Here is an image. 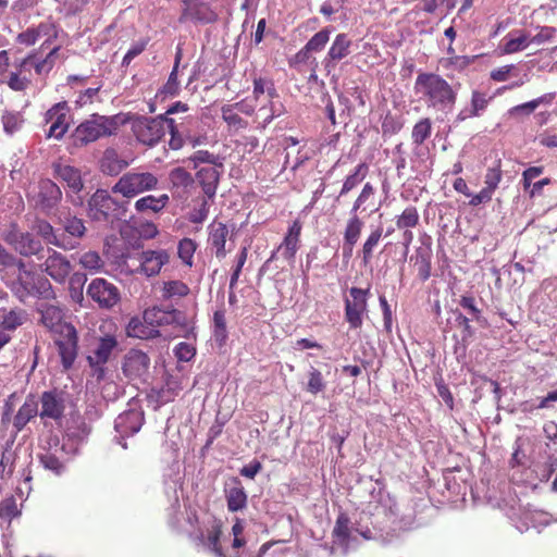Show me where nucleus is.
Instances as JSON below:
<instances>
[{"label": "nucleus", "mask_w": 557, "mask_h": 557, "mask_svg": "<svg viewBox=\"0 0 557 557\" xmlns=\"http://www.w3.org/2000/svg\"><path fill=\"white\" fill-rule=\"evenodd\" d=\"M87 296L101 309L113 308L121 299L119 288L104 278H94L86 290Z\"/></svg>", "instance_id": "0eeeda50"}, {"label": "nucleus", "mask_w": 557, "mask_h": 557, "mask_svg": "<svg viewBox=\"0 0 557 557\" xmlns=\"http://www.w3.org/2000/svg\"><path fill=\"white\" fill-rule=\"evenodd\" d=\"M117 116L92 114L83 121L72 133L71 140L75 147H83L97 139L112 135L119 127Z\"/></svg>", "instance_id": "f03ea898"}, {"label": "nucleus", "mask_w": 557, "mask_h": 557, "mask_svg": "<svg viewBox=\"0 0 557 557\" xmlns=\"http://www.w3.org/2000/svg\"><path fill=\"white\" fill-rule=\"evenodd\" d=\"M189 294V287L182 281H169L163 285V296L171 297H185Z\"/></svg>", "instance_id": "6e6d98bb"}, {"label": "nucleus", "mask_w": 557, "mask_h": 557, "mask_svg": "<svg viewBox=\"0 0 557 557\" xmlns=\"http://www.w3.org/2000/svg\"><path fill=\"white\" fill-rule=\"evenodd\" d=\"M3 128L7 134L15 133L23 123V117L18 112H5L2 115Z\"/></svg>", "instance_id": "680f3d73"}, {"label": "nucleus", "mask_w": 557, "mask_h": 557, "mask_svg": "<svg viewBox=\"0 0 557 557\" xmlns=\"http://www.w3.org/2000/svg\"><path fill=\"white\" fill-rule=\"evenodd\" d=\"M183 9L178 17L180 23L191 21L200 24H211L218 20V14L209 4L200 0H182Z\"/></svg>", "instance_id": "f8f14e48"}, {"label": "nucleus", "mask_w": 557, "mask_h": 557, "mask_svg": "<svg viewBox=\"0 0 557 557\" xmlns=\"http://www.w3.org/2000/svg\"><path fill=\"white\" fill-rule=\"evenodd\" d=\"M70 108L65 101L52 106L45 115L46 123L50 124L47 137L61 139L69 129Z\"/></svg>", "instance_id": "ddd939ff"}, {"label": "nucleus", "mask_w": 557, "mask_h": 557, "mask_svg": "<svg viewBox=\"0 0 557 557\" xmlns=\"http://www.w3.org/2000/svg\"><path fill=\"white\" fill-rule=\"evenodd\" d=\"M222 534L221 523L214 521L212 525L207 530V534L203 540V544L212 552L216 557H243L239 554H225L221 544L220 536Z\"/></svg>", "instance_id": "7c9ffc66"}, {"label": "nucleus", "mask_w": 557, "mask_h": 557, "mask_svg": "<svg viewBox=\"0 0 557 557\" xmlns=\"http://www.w3.org/2000/svg\"><path fill=\"white\" fill-rule=\"evenodd\" d=\"M170 255L164 249L144 250L139 255V268L136 273L147 277L156 276L160 273L163 265L169 263Z\"/></svg>", "instance_id": "a211bd4d"}, {"label": "nucleus", "mask_w": 557, "mask_h": 557, "mask_svg": "<svg viewBox=\"0 0 557 557\" xmlns=\"http://www.w3.org/2000/svg\"><path fill=\"white\" fill-rule=\"evenodd\" d=\"M144 320L153 329L165 325H184L185 315L176 309H161L158 307L149 308L144 311Z\"/></svg>", "instance_id": "f3484780"}, {"label": "nucleus", "mask_w": 557, "mask_h": 557, "mask_svg": "<svg viewBox=\"0 0 557 557\" xmlns=\"http://www.w3.org/2000/svg\"><path fill=\"white\" fill-rule=\"evenodd\" d=\"M15 454L11 449H4L0 458V479L7 481L14 471Z\"/></svg>", "instance_id": "864d4df0"}, {"label": "nucleus", "mask_w": 557, "mask_h": 557, "mask_svg": "<svg viewBox=\"0 0 557 557\" xmlns=\"http://www.w3.org/2000/svg\"><path fill=\"white\" fill-rule=\"evenodd\" d=\"M197 244L191 238H183L178 243L177 253L181 260L188 267L193 265V258Z\"/></svg>", "instance_id": "603ef678"}, {"label": "nucleus", "mask_w": 557, "mask_h": 557, "mask_svg": "<svg viewBox=\"0 0 557 557\" xmlns=\"http://www.w3.org/2000/svg\"><path fill=\"white\" fill-rule=\"evenodd\" d=\"M222 173L223 163L221 165L202 166L196 172V181L209 200H213L215 197Z\"/></svg>", "instance_id": "aec40b11"}, {"label": "nucleus", "mask_w": 557, "mask_h": 557, "mask_svg": "<svg viewBox=\"0 0 557 557\" xmlns=\"http://www.w3.org/2000/svg\"><path fill=\"white\" fill-rule=\"evenodd\" d=\"M158 177L151 172L128 171L112 187V193L134 198L145 191L157 189Z\"/></svg>", "instance_id": "20e7f679"}, {"label": "nucleus", "mask_w": 557, "mask_h": 557, "mask_svg": "<svg viewBox=\"0 0 557 557\" xmlns=\"http://www.w3.org/2000/svg\"><path fill=\"white\" fill-rule=\"evenodd\" d=\"M119 202L104 189H97L88 200V216L97 222L108 221Z\"/></svg>", "instance_id": "9d476101"}, {"label": "nucleus", "mask_w": 557, "mask_h": 557, "mask_svg": "<svg viewBox=\"0 0 557 557\" xmlns=\"http://www.w3.org/2000/svg\"><path fill=\"white\" fill-rule=\"evenodd\" d=\"M169 120L164 115H134L131 117L132 131L139 143L153 147L164 137Z\"/></svg>", "instance_id": "7ed1b4c3"}, {"label": "nucleus", "mask_w": 557, "mask_h": 557, "mask_svg": "<svg viewBox=\"0 0 557 557\" xmlns=\"http://www.w3.org/2000/svg\"><path fill=\"white\" fill-rule=\"evenodd\" d=\"M208 228V243L210 247L214 249V253L218 259H224L227 253V250L225 249L226 238L228 235L227 226L222 222L214 221Z\"/></svg>", "instance_id": "bb28decb"}, {"label": "nucleus", "mask_w": 557, "mask_h": 557, "mask_svg": "<svg viewBox=\"0 0 557 557\" xmlns=\"http://www.w3.org/2000/svg\"><path fill=\"white\" fill-rule=\"evenodd\" d=\"M222 119L234 131L245 129L248 126V122L244 120L233 108L224 104L221 108Z\"/></svg>", "instance_id": "49530a36"}, {"label": "nucleus", "mask_w": 557, "mask_h": 557, "mask_svg": "<svg viewBox=\"0 0 557 557\" xmlns=\"http://www.w3.org/2000/svg\"><path fill=\"white\" fill-rule=\"evenodd\" d=\"M414 91L420 95V99L429 109L443 113L453 111L458 95V89L455 86L435 73L418 74Z\"/></svg>", "instance_id": "f257e3e1"}, {"label": "nucleus", "mask_w": 557, "mask_h": 557, "mask_svg": "<svg viewBox=\"0 0 557 557\" xmlns=\"http://www.w3.org/2000/svg\"><path fill=\"white\" fill-rule=\"evenodd\" d=\"M103 173L108 175H117L121 171L128 166V162L121 159L115 150L108 149L104 151L100 161Z\"/></svg>", "instance_id": "c9c22d12"}, {"label": "nucleus", "mask_w": 557, "mask_h": 557, "mask_svg": "<svg viewBox=\"0 0 557 557\" xmlns=\"http://www.w3.org/2000/svg\"><path fill=\"white\" fill-rule=\"evenodd\" d=\"M419 223V213L417 208L407 207L396 220L398 228L414 227Z\"/></svg>", "instance_id": "5fc2aeb1"}, {"label": "nucleus", "mask_w": 557, "mask_h": 557, "mask_svg": "<svg viewBox=\"0 0 557 557\" xmlns=\"http://www.w3.org/2000/svg\"><path fill=\"white\" fill-rule=\"evenodd\" d=\"M62 228L67 234V238L78 242L86 234V226L82 219L77 216H65L62 221Z\"/></svg>", "instance_id": "58836bf2"}, {"label": "nucleus", "mask_w": 557, "mask_h": 557, "mask_svg": "<svg viewBox=\"0 0 557 557\" xmlns=\"http://www.w3.org/2000/svg\"><path fill=\"white\" fill-rule=\"evenodd\" d=\"M166 129H169L170 134H171V139L169 141V145L171 147V149L173 150H178L181 149L184 145H186L185 143V136H183L178 128H177V125L175 123V120L174 119H170L169 120V124L166 126Z\"/></svg>", "instance_id": "0e129e2a"}, {"label": "nucleus", "mask_w": 557, "mask_h": 557, "mask_svg": "<svg viewBox=\"0 0 557 557\" xmlns=\"http://www.w3.org/2000/svg\"><path fill=\"white\" fill-rule=\"evenodd\" d=\"M40 404L41 419L61 420L65 410V393L57 388L45 391L40 396Z\"/></svg>", "instance_id": "dca6fc26"}, {"label": "nucleus", "mask_w": 557, "mask_h": 557, "mask_svg": "<svg viewBox=\"0 0 557 557\" xmlns=\"http://www.w3.org/2000/svg\"><path fill=\"white\" fill-rule=\"evenodd\" d=\"M62 199L60 187L51 180H41L38 183L37 190L33 195L35 207L44 213H50L57 208Z\"/></svg>", "instance_id": "9b49d317"}, {"label": "nucleus", "mask_w": 557, "mask_h": 557, "mask_svg": "<svg viewBox=\"0 0 557 557\" xmlns=\"http://www.w3.org/2000/svg\"><path fill=\"white\" fill-rule=\"evenodd\" d=\"M168 202L169 196L166 194H163L159 197L148 195L135 202V209L138 212H146L148 210L152 212H159L168 205Z\"/></svg>", "instance_id": "4c0bfd02"}, {"label": "nucleus", "mask_w": 557, "mask_h": 557, "mask_svg": "<svg viewBox=\"0 0 557 557\" xmlns=\"http://www.w3.org/2000/svg\"><path fill=\"white\" fill-rule=\"evenodd\" d=\"M491 100L492 97L487 96L486 92L478 89L472 90L470 103L459 111L456 115L455 122L461 123L468 119L481 116L485 112Z\"/></svg>", "instance_id": "b1692460"}, {"label": "nucleus", "mask_w": 557, "mask_h": 557, "mask_svg": "<svg viewBox=\"0 0 557 557\" xmlns=\"http://www.w3.org/2000/svg\"><path fill=\"white\" fill-rule=\"evenodd\" d=\"M247 255H248L247 247H243L236 257V265L233 270V273H232L231 280H230V289H234L236 287L239 275L242 273V269L247 260Z\"/></svg>", "instance_id": "69168bd1"}, {"label": "nucleus", "mask_w": 557, "mask_h": 557, "mask_svg": "<svg viewBox=\"0 0 557 557\" xmlns=\"http://www.w3.org/2000/svg\"><path fill=\"white\" fill-rule=\"evenodd\" d=\"M312 52L307 50V47L304 46L294 57V61L297 64L300 63H310L311 64V78H317L315 70L318 67V62L314 58L311 57Z\"/></svg>", "instance_id": "338daca9"}, {"label": "nucleus", "mask_w": 557, "mask_h": 557, "mask_svg": "<svg viewBox=\"0 0 557 557\" xmlns=\"http://www.w3.org/2000/svg\"><path fill=\"white\" fill-rule=\"evenodd\" d=\"M432 133V122L429 117L421 119L412 128V140L416 145H422Z\"/></svg>", "instance_id": "de8ad7c7"}, {"label": "nucleus", "mask_w": 557, "mask_h": 557, "mask_svg": "<svg viewBox=\"0 0 557 557\" xmlns=\"http://www.w3.org/2000/svg\"><path fill=\"white\" fill-rule=\"evenodd\" d=\"M224 495L228 511L237 512L247 507L248 496L238 478L232 476L225 482Z\"/></svg>", "instance_id": "412c9836"}, {"label": "nucleus", "mask_w": 557, "mask_h": 557, "mask_svg": "<svg viewBox=\"0 0 557 557\" xmlns=\"http://www.w3.org/2000/svg\"><path fill=\"white\" fill-rule=\"evenodd\" d=\"M52 443L55 446L54 453L49 450L45 454H41L39 456V461L45 469L52 471L57 475H60L64 471V465L60 460V458L57 456V453L59 450L66 451V446H65V444H63L61 447H58L59 438L57 436H54L50 440V443H49L50 448L52 447Z\"/></svg>", "instance_id": "c85d7f7f"}, {"label": "nucleus", "mask_w": 557, "mask_h": 557, "mask_svg": "<svg viewBox=\"0 0 557 557\" xmlns=\"http://www.w3.org/2000/svg\"><path fill=\"white\" fill-rule=\"evenodd\" d=\"M30 67H34L35 72L38 75L47 74L52 70L49 61L44 60V59L38 60L36 58V53H32L21 61L20 73H22L24 71H28Z\"/></svg>", "instance_id": "37998d69"}, {"label": "nucleus", "mask_w": 557, "mask_h": 557, "mask_svg": "<svg viewBox=\"0 0 557 557\" xmlns=\"http://www.w3.org/2000/svg\"><path fill=\"white\" fill-rule=\"evenodd\" d=\"M13 249L24 257L35 256L38 260L44 259L45 248L42 244L27 232H23Z\"/></svg>", "instance_id": "cd10ccee"}, {"label": "nucleus", "mask_w": 557, "mask_h": 557, "mask_svg": "<svg viewBox=\"0 0 557 557\" xmlns=\"http://www.w3.org/2000/svg\"><path fill=\"white\" fill-rule=\"evenodd\" d=\"M41 37H46L42 46L50 44L52 39L57 37V30L53 23L44 22L36 27L27 28L25 32L18 34L17 41L25 46H33Z\"/></svg>", "instance_id": "393cba45"}, {"label": "nucleus", "mask_w": 557, "mask_h": 557, "mask_svg": "<svg viewBox=\"0 0 557 557\" xmlns=\"http://www.w3.org/2000/svg\"><path fill=\"white\" fill-rule=\"evenodd\" d=\"M13 294L24 302L29 297L49 299L54 296L50 282L45 277H38L30 271L20 274L12 285Z\"/></svg>", "instance_id": "39448f33"}, {"label": "nucleus", "mask_w": 557, "mask_h": 557, "mask_svg": "<svg viewBox=\"0 0 557 557\" xmlns=\"http://www.w3.org/2000/svg\"><path fill=\"white\" fill-rule=\"evenodd\" d=\"M26 321V312L23 309L15 308L7 310L5 308L0 309V326L4 331H15Z\"/></svg>", "instance_id": "f704fd0d"}, {"label": "nucleus", "mask_w": 557, "mask_h": 557, "mask_svg": "<svg viewBox=\"0 0 557 557\" xmlns=\"http://www.w3.org/2000/svg\"><path fill=\"white\" fill-rule=\"evenodd\" d=\"M370 289L351 287L349 289V298H345V320L350 329H359L363 322V315L368 311V298Z\"/></svg>", "instance_id": "423d86ee"}, {"label": "nucleus", "mask_w": 557, "mask_h": 557, "mask_svg": "<svg viewBox=\"0 0 557 557\" xmlns=\"http://www.w3.org/2000/svg\"><path fill=\"white\" fill-rule=\"evenodd\" d=\"M38 414V403L33 396H28L21 406L13 420V426L20 432L24 426Z\"/></svg>", "instance_id": "2f4dec72"}, {"label": "nucleus", "mask_w": 557, "mask_h": 557, "mask_svg": "<svg viewBox=\"0 0 557 557\" xmlns=\"http://www.w3.org/2000/svg\"><path fill=\"white\" fill-rule=\"evenodd\" d=\"M503 177L500 160H496L493 166L486 170L484 176L485 188L494 194Z\"/></svg>", "instance_id": "09e8293b"}, {"label": "nucleus", "mask_w": 557, "mask_h": 557, "mask_svg": "<svg viewBox=\"0 0 557 557\" xmlns=\"http://www.w3.org/2000/svg\"><path fill=\"white\" fill-rule=\"evenodd\" d=\"M77 343L76 329L72 324L62 325L60 336L55 339V345L64 370L71 369L76 360Z\"/></svg>", "instance_id": "1a4fd4ad"}, {"label": "nucleus", "mask_w": 557, "mask_h": 557, "mask_svg": "<svg viewBox=\"0 0 557 557\" xmlns=\"http://www.w3.org/2000/svg\"><path fill=\"white\" fill-rule=\"evenodd\" d=\"M188 161L193 164V169H198L201 163L209 164L208 166L221 165V160L219 156H214L208 150H198L194 152Z\"/></svg>", "instance_id": "8fccbe9b"}, {"label": "nucleus", "mask_w": 557, "mask_h": 557, "mask_svg": "<svg viewBox=\"0 0 557 557\" xmlns=\"http://www.w3.org/2000/svg\"><path fill=\"white\" fill-rule=\"evenodd\" d=\"M368 170L369 168L366 163L358 164L354 172L344 181L338 198L348 194L356 186H358L366 178Z\"/></svg>", "instance_id": "ea45409f"}, {"label": "nucleus", "mask_w": 557, "mask_h": 557, "mask_svg": "<svg viewBox=\"0 0 557 557\" xmlns=\"http://www.w3.org/2000/svg\"><path fill=\"white\" fill-rule=\"evenodd\" d=\"M37 311L40 313V322L49 330L59 326L63 320V310L59 306L39 304Z\"/></svg>", "instance_id": "473e14b6"}, {"label": "nucleus", "mask_w": 557, "mask_h": 557, "mask_svg": "<svg viewBox=\"0 0 557 557\" xmlns=\"http://www.w3.org/2000/svg\"><path fill=\"white\" fill-rule=\"evenodd\" d=\"M55 175L66 183L67 187L74 191L78 193L83 188V181L81 176L79 170L74 166L67 164H54L53 166Z\"/></svg>", "instance_id": "c756f323"}, {"label": "nucleus", "mask_w": 557, "mask_h": 557, "mask_svg": "<svg viewBox=\"0 0 557 557\" xmlns=\"http://www.w3.org/2000/svg\"><path fill=\"white\" fill-rule=\"evenodd\" d=\"M116 347L117 341L114 336L106 335L100 337L87 356L88 364H106Z\"/></svg>", "instance_id": "a878e982"}, {"label": "nucleus", "mask_w": 557, "mask_h": 557, "mask_svg": "<svg viewBox=\"0 0 557 557\" xmlns=\"http://www.w3.org/2000/svg\"><path fill=\"white\" fill-rule=\"evenodd\" d=\"M35 231L46 244L53 245L65 251L76 249L79 246V242L70 239L64 234H58L54 227L45 220L36 222Z\"/></svg>", "instance_id": "6ab92c4d"}, {"label": "nucleus", "mask_w": 557, "mask_h": 557, "mask_svg": "<svg viewBox=\"0 0 557 557\" xmlns=\"http://www.w3.org/2000/svg\"><path fill=\"white\" fill-rule=\"evenodd\" d=\"M150 358L139 349H131L124 356L122 370L129 380H145L148 375Z\"/></svg>", "instance_id": "2eb2a0df"}, {"label": "nucleus", "mask_w": 557, "mask_h": 557, "mask_svg": "<svg viewBox=\"0 0 557 557\" xmlns=\"http://www.w3.org/2000/svg\"><path fill=\"white\" fill-rule=\"evenodd\" d=\"M214 339L223 344L227 337L226 319L224 310H216L213 314Z\"/></svg>", "instance_id": "4d7b16f0"}, {"label": "nucleus", "mask_w": 557, "mask_h": 557, "mask_svg": "<svg viewBox=\"0 0 557 557\" xmlns=\"http://www.w3.org/2000/svg\"><path fill=\"white\" fill-rule=\"evenodd\" d=\"M362 228L363 221L357 214L350 213V218L348 219L345 226L343 240L347 242L348 244H357Z\"/></svg>", "instance_id": "79ce46f5"}, {"label": "nucleus", "mask_w": 557, "mask_h": 557, "mask_svg": "<svg viewBox=\"0 0 557 557\" xmlns=\"http://www.w3.org/2000/svg\"><path fill=\"white\" fill-rule=\"evenodd\" d=\"M301 232V224L299 221H294L289 226L287 234L282 244L274 250L268 261L276 259L280 253L285 260L293 261L299 247V237Z\"/></svg>", "instance_id": "4be33fe9"}, {"label": "nucleus", "mask_w": 557, "mask_h": 557, "mask_svg": "<svg viewBox=\"0 0 557 557\" xmlns=\"http://www.w3.org/2000/svg\"><path fill=\"white\" fill-rule=\"evenodd\" d=\"M331 30L325 27L315 33L305 45L312 53L321 52L330 40Z\"/></svg>", "instance_id": "3c124183"}, {"label": "nucleus", "mask_w": 557, "mask_h": 557, "mask_svg": "<svg viewBox=\"0 0 557 557\" xmlns=\"http://www.w3.org/2000/svg\"><path fill=\"white\" fill-rule=\"evenodd\" d=\"M531 44L528 36L522 34L517 38H509L504 47L506 53H515L517 51L523 50Z\"/></svg>", "instance_id": "774afa93"}, {"label": "nucleus", "mask_w": 557, "mask_h": 557, "mask_svg": "<svg viewBox=\"0 0 557 557\" xmlns=\"http://www.w3.org/2000/svg\"><path fill=\"white\" fill-rule=\"evenodd\" d=\"M325 388V383L322 376V373L315 369L311 368L309 371V381L307 385V391L313 395L322 392Z\"/></svg>", "instance_id": "e2e57ef3"}, {"label": "nucleus", "mask_w": 557, "mask_h": 557, "mask_svg": "<svg viewBox=\"0 0 557 557\" xmlns=\"http://www.w3.org/2000/svg\"><path fill=\"white\" fill-rule=\"evenodd\" d=\"M78 263L91 273L100 272L104 267V261L97 251H86L81 255Z\"/></svg>", "instance_id": "a18cd8bd"}, {"label": "nucleus", "mask_w": 557, "mask_h": 557, "mask_svg": "<svg viewBox=\"0 0 557 557\" xmlns=\"http://www.w3.org/2000/svg\"><path fill=\"white\" fill-rule=\"evenodd\" d=\"M69 292L71 298L78 304H82L84 300V286L87 281V276L83 272H74L72 275H69Z\"/></svg>", "instance_id": "a19ab883"}, {"label": "nucleus", "mask_w": 557, "mask_h": 557, "mask_svg": "<svg viewBox=\"0 0 557 557\" xmlns=\"http://www.w3.org/2000/svg\"><path fill=\"white\" fill-rule=\"evenodd\" d=\"M41 272L49 275L54 282L63 284L66 282L72 271L71 261L66 256L53 248H47V257L39 264Z\"/></svg>", "instance_id": "6e6552de"}, {"label": "nucleus", "mask_w": 557, "mask_h": 557, "mask_svg": "<svg viewBox=\"0 0 557 557\" xmlns=\"http://www.w3.org/2000/svg\"><path fill=\"white\" fill-rule=\"evenodd\" d=\"M264 92L268 94V97L273 100L277 97L276 89L271 81H267L263 78H256L253 81V98L257 101L261 95Z\"/></svg>", "instance_id": "13d9d810"}, {"label": "nucleus", "mask_w": 557, "mask_h": 557, "mask_svg": "<svg viewBox=\"0 0 557 557\" xmlns=\"http://www.w3.org/2000/svg\"><path fill=\"white\" fill-rule=\"evenodd\" d=\"M375 193V188L371 183H366L363 188L357 199L354 202V206L350 210V213L357 214V212L362 209L366 210V205L370 199H373Z\"/></svg>", "instance_id": "bf43d9fd"}, {"label": "nucleus", "mask_w": 557, "mask_h": 557, "mask_svg": "<svg viewBox=\"0 0 557 557\" xmlns=\"http://www.w3.org/2000/svg\"><path fill=\"white\" fill-rule=\"evenodd\" d=\"M383 230L382 227H376L372 231L367 237L366 242L362 245L361 253L362 261L364 264L369 263L373 257V251L375 247L379 245L382 237Z\"/></svg>", "instance_id": "c03bdc74"}, {"label": "nucleus", "mask_w": 557, "mask_h": 557, "mask_svg": "<svg viewBox=\"0 0 557 557\" xmlns=\"http://www.w3.org/2000/svg\"><path fill=\"white\" fill-rule=\"evenodd\" d=\"M351 45L352 41L347 34L341 33L335 36L327 53L321 62L327 75L336 69L338 62L350 54Z\"/></svg>", "instance_id": "4468645a"}, {"label": "nucleus", "mask_w": 557, "mask_h": 557, "mask_svg": "<svg viewBox=\"0 0 557 557\" xmlns=\"http://www.w3.org/2000/svg\"><path fill=\"white\" fill-rule=\"evenodd\" d=\"M126 334L129 337H137L141 339L154 338L161 336L158 329H153L147 324L146 321L138 318H132L126 326Z\"/></svg>", "instance_id": "72a5a7b5"}, {"label": "nucleus", "mask_w": 557, "mask_h": 557, "mask_svg": "<svg viewBox=\"0 0 557 557\" xmlns=\"http://www.w3.org/2000/svg\"><path fill=\"white\" fill-rule=\"evenodd\" d=\"M144 423V413L139 409H129L121 414L114 421V429L124 440L126 436L137 433Z\"/></svg>", "instance_id": "5701e85b"}, {"label": "nucleus", "mask_w": 557, "mask_h": 557, "mask_svg": "<svg viewBox=\"0 0 557 557\" xmlns=\"http://www.w3.org/2000/svg\"><path fill=\"white\" fill-rule=\"evenodd\" d=\"M170 181L176 187H188L194 182V178L185 169L175 168L170 172Z\"/></svg>", "instance_id": "052dcab7"}, {"label": "nucleus", "mask_w": 557, "mask_h": 557, "mask_svg": "<svg viewBox=\"0 0 557 557\" xmlns=\"http://www.w3.org/2000/svg\"><path fill=\"white\" fill-rule=\"evenodd\" d=\"M349 523V518L345 513H341L337 517L333 535L341 545H348L350 541L356 540V535H354V530L350 529Z\"/></svg>", "instance_id": "e433bc0d"}]
</instances>
